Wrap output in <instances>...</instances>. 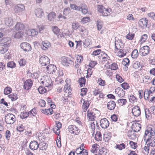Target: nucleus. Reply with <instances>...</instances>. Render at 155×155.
Returning <instances> with one entry per match:
<instances>
[{"label":"nucleus","instance_id":"obj_63","mask_svg":"<svg viewBox=\"0 0 155 155\" xmlns=\"http://www.w3.org/2000/svg\"><path fill=\"white\" fill-rule=\"evenodd\" d=\"M148 112H150L155 115V107L152 106L147 110Z\"/></svg>","mask_w":155,"mask_h":155},{"label":"nucleus","instance_id":"obj_36","mask_svg":"<svg viewBox=\"0 0 155 155\" xmlns=\"http://www.w3.org/2000/svg\"><path fill=\"white\" fill-rule=\"evenodd\" d=\"M24 34L23 32L19 31L17 32L14 35V37L16 38H20L22 37L23 35Z\"/></svg>","mask_w":155,"mask_h":155},{"label":"nucleus","instance_id":"obj_34","mask_svg":"<svg viewBox=\"0 0 155 155\" xmlns=\"http://www.w3.org/2000/svg\"><path fill=\"white\" fill-rule=\"evenodd\" d=\"M142 79L143 81V82L145 83L146 84H148L150 82L147 80L150 81L152 79V78L149 76L146 75L144 76H143L142 78Z\"/></svg>","mask_w":155,"mask_h":155},{"label":"nucleus","instance_id":"obj_50","mask_svg":"<svg viewBox=\"0 0 155 155\" xmlns=\"http://www.w3.org/2000/svg\"><path fill=\"white\" fill-rule=\"evenodd\" d=\"M38 91L40 94H43L46 92V90L42 87H40L38 88Z\"/></svg>","mask_w":155,"mask_h":155},{"label":"nucleus","instance_id":"obj_42","mask_svg":"<svg viewBox=\"0 0 155 155\" xmlns=\"http://www.w3.org/2000/svg\"><path fill=\"white\" fill-rule=\"evenodd\" d=\"M37 107H35L30 111H29L28 112L30 115L31 114L33 116H35V115L37 114Z\"/></svg>","mask_w":155,"mask_h":155},{"label":"nucleus","instance_id":"obj_23","mask_svg":"<svg viewBox=\"0 0 155 155\" xmlns=\"http://www.w3.org/2000/svg\"><path fill=\"white\" fill-rule=\"evenodd\" d=\"M39 148L40 150H45L48 147V144L45 142H41L39 144Z\"/></svg>","mask_w":155,"mask_h":155},{"label":"nucleus","instance_id":"obj_26","mask_svg":"<svg viewBox=\"0 0 155 155\" xmlns=\"http://www.w3.org/2000/svg\"><path fill=\"white\" fill-rule=\"evenodd\" d=\"M116 106L115 102L113 101H110L107 104V107L109 110H114Z\"/></svg>","mask_w":155,"mask_h":155},{"label":"nucleus","instance_id":"obj_55","mask_svg":"<svg viewBox=\"0 0 155 155\" xmlns=\"http://www.w3.org/2000/svg\"><path fill=\"white\" fill-rule=\"evenodd\" d=\"M129 144L131 147L133 149H135L137 147V143L134 142L132 141H130L129 143Z\"/></svg>","mask_w":155,"mask_h":155},{"label":"nucleus","instance_id":"obj_2","mask_svg":"<svg viewBox=\"0 0 155 155\" xmlns=\"http://www.w3.org/2000/svg\"><path fill=\"white\" fill-rule=\"evenodd\" d=\"M5 122L7 124H12L15 121V117L11 113H9L5 116Z\"/></svg>","mask_w":155,"mask_h":155},{"label":"nucleus","instance_id":"obj_27","mask_svg":"<svg viewBox=\"0 0 155 155\" xmlns=\"http://www.w3.org/2000/svg\"><path fill=\"white\" fill-rule=\"evenodd\" d=\"M126 142L124 143H122L120 144H117L116 146L115 147V148L120 150H122L126 148Z\"/></svg>","mask_w":155,"mask_h":155},{"label":"nucleus","instance_id":"obj_32","mask_svg":"<svg viewBox=\"0 0 155 155\" xmlns=\"http://www.w3.org/2000/svg\"><path fill=\"white\" fill-rule=\"evenodd\" d=\"M56 17V14L53 12L50 13L48 15V18L50 21H52Z\"/></svg>","mask_w":155,"mask_h":155},{"label":"nucleus","instance_id":"obj_6","mask_svg":"<svg viewBox=\"0 0 155 155\" xmlns=\"http://www.w3.org/2000/svg\"><path fill=\"white\" fill-rule=\"evenodd\" d=\"M39 63L42 66H45L50 63V60L47 56H42L39 58Z\"/></svg>","mask_w":155,"mask_h":155},{"label":"nucleus","instance_id":"obj_51","mask_svg":"<svg viewBox=\"0 0 155 155\" xmlns=\"http://www.w3.org/2000/svg\"><path fill=\"white\" fill-rule=\"evenodd\" d=\"M53 31L56 35H58L60 31V30L56 26H54L53 27Z\"/></svg>","mask_w":155,"mask_h":155},{"label":"nucleus","instance_id":"obj_28","mask_svg":"<svg viewBox=\"0 0 155 155\" xmlns=\"http://www.w3.org/2000/svg\"><path fill=\"white\" fill-rule=\"evenodd\" d=\"M24 25L20 22H18L15 26V29L16 30H22L24 29Z\"/></svg>","mask_w":155,"mask_h":155},{"label":"nucleus","instance_id":"obj_13","mask_svg":"<svg viewBox=\"0 0 155 155\" xmlns=\"http://www.w3.org/2000/svg\"><path fill=\"white\" fill-rule=\"evenodd\" d=\"M33 81L31 79H28L24 83V88L26 90H29L31 88L33 84Z\"/></svg>","mask_w":155,"mask_h":155},{"label":"nucleus","instance_id":"obj_16","mask_svg":"<svg viewBox=\"0 0 155 155\" xmlns=\"http://www.w3.org/2000/svg\"><path fill=\"white\" fill-rule=\"evenodd\" d=\"M81 101V102H82V101H83L82 109L83 112H86L89 107L90 104L89 102L87 100H85L83 99L82 97Z\"/></svg>","mask_w":155,"mask_h":155},{"label":"nucleus","instance_id":"obj_15","mask_svg":"<svg viewBox=\"0 0 155 155\" xmlns=\"http://www.w3.org/2000/svg\"><path fill=\"white\" fill-rule=\"evenodd\" d=\"M155 88L154 87H152L150 88L149 90L148 89H145L144 92V97H145V96L147 97L149 96H152L153 93L154 92Z\"/></svg>","mask_w":155,"mask_h":155},{"label":"nucleus","instance_id":"obj_60","mask_svg":"<svg viewBox=\"0 0 155 155\" xmlns=\"http://www.w3.org/2000/svg\"><path fill=\"white\" fill-rule=\"evenodd\" d=\"M101 55L103 56V59H106L107 60H109L110 59V58L104 52L101 51Z\"/></svg>","mask_w":155,"mask_h":155},{"label":"nucleus","instance_id":"obj_44","mask_svg":"<svg viewBox=\"0 0 155 155\" xmlns=\"http://www.w3.org/2000/svg\"><path fill=\"white\" fill-rule=\"evenodd\" d=\"M138 55V51L137 49H134L132 51L131 54V57L133 58H136Z\"/></svg>","mask_w":155,"mask_h":155},{"label":"nucleus","instance_id":"obj_46","mask_svg":"<svg viewBox=\"0 0 155 155\" xmlns=\"http://www.w3.org/2000/svg\"><path fill=\"white\" fill-rule=\"evenodd\" d=\"M82 146L81 150V155H88V153L87 150L84 149L83 147H84V145L83 143L81 144Z\"/></svg>","mask_w":155,"mask_h":155},{"label":"nucleus","instance_id":"obj_48","mask_svg":"<svg viewBox=\"0 0 155 155\" xmlns=\"http://www.w3.org/2000/svg\"><path fill=\"white\" fill-rule=\"evenodd\" d=\"M130 60L128 58H124L122 61L123 65L125 66L129 65V64Z\"/></svg>","mask_w":155,"mask_h":155},{"label":"nucleus","instance_id":"obj_21","mask_svg":"<svg viewBox=\"0 0 155 155\" xmlns=\"http://www.w3.org/2000/svg\"><path fill=\"white\" fill-rule=\"evenodd\" d=\"M131 128L134 132H137L140 130L141 127L140 124L138 123H135L133 124Z\"/></svg>","mask_w":155,"mask_h":155},{"label":"nucleus","instance_id":"obj_31","mask_svg":"<svg viewBox=\"0 0 155 155\" xmlns=\"http://www.w3.org/2000/svg\"><path fill=\"white\" fill-rule=\"evenodd\" d=\"M131 67L134 69H138L139 70L140 68V64L138 61H134L131 65Z\"/></svg>","mask_w":155,"mask_h":155},{"label":"nucleus","instance_id":"obj_22","mask_svg":"<svg viewBox=\"0 0 155 155\" xmlns=\"http://www.w3.org/2000/svg\"><path fill=\"white\" fill-rule=\"evenodd\" d=\"M35 14L37 17L40 18H41L44 14L42 10L39 8L35 10Z\"/></svg>","mask_w":155,"mask_h":155},{"label":"nucleus","instance_id":"obj_30","mask_svg":"<svg viewBox=\"0 0 155 155\" xmlns=\"http://www.w3.org/2000/svg\"><path fill=\"white\" fill-rule=\"evenodd\" d=\"M41 111L43 114H49V113L50 115L52 114L53 112V110L52 109L49 108L48 109H41Z\"/></svg>","mask_w":155,"mask_h":155},{"label":"nucleus","instance_id":"obj_58","mask_svg":"<svg viewBox=\"0 0 155 155\" xmlns=\"http://www.w3.org/2000/svg\"><path fill=\"white\" fill-rule=\"evenodd\" d=\"M7 66L8 67L13 68L15 66V64L14 62L11 61L8 63Z\"/></svg>","mask_w":155,"mask_h":155},{"label":"nucleus","instance_id":"obj_1","mask_svg":"<svg viewBox=\"0 0 155 155\" xmlns=\"http://www.w3.org/2000/svg\"><path fill=\"white\" fill-rule=\"evenodd\" d=\"M155 135V130L153 127H148L145 131L144 135L143 138L146 143L150 141L152 139V137Z\"/></svg>","mask_w":155,"mask_h":155},{"label":"nucleus","instance_id":"obj_25","mask_svg":"<svg viewBox=\"0 0 155 155\" xmlns=\"http://www.w3.org/2000/svg\"><path fill=\"white\" fill-rule=\"evenodd\" d=\"M5 23L8 26H11L14 23L13 19L11 17H7L5 19Z\"/></svg>","mask_w":155,"mask_h":155},{"label":"nucleus","instance_id":"obj_24","mask_svg":"<svg viewBox=\"0 0 155 155\" xmlns=\"http://www.w3.org/2000/svg\"><path fill=\"white\" fill-rule=\"evenodd\" d=\"M51 46L50 43L48 41H43L41 43V48L44 50H46Z\"/></svg>","mask_w":155,"mask_h":155},{"label":"nucleus","instance_id":"obj_43","mask_svg":"<svg viewBox=\"0 0 155 155\" xmlns=\"http://www.w3.org/2000/svg\"><path fill=\"white\" fill-rule=\"evenodd\" d=\"M80 26V25L78 23L75 22L72 23V28L74 30H76L79 28Z\"/></svg>","mask_w":155,"mask_h":155},{"label":"nucleus","instance_id":"obj_20","mask_svg":"<svg viewBox=\"0 0 155 155\" xmlns=\"http://www.w3.org/2000/svg\"><path fill=\"white\" fill-rule=\"evenodd\" d=\"M64 90L65 93L66 94H68V95H66L64 94V95L66 96V97H70L69 95H71V89L70 87V85H68V84H65L64 85Z\"/></svg>","mask_w":155,"mask_h":155},{"label":"nucleus","instance_id":"obj_38","mask_svg":"<svg viewBox=\"0 0 155 155\" xmlns=\"http://www.w3.org/2000/svg\"><path fill=\"white\" fill-rule=\"evenodd\" d=\"M18 132L20 133L23 132L25 130V127L22 124H19L16 128Z\"/></svg>","mask_w":155,"mask_h":155},{"label":"nucleus","instance_id":"obj_57","mask_svg":"<svg viewBox=\"0 0 155 155\" xmlns=\"http://www.w3.org/2000/svg\"><path fill=\"white\" fill-rule=\"evenodd\" d=\"M70 12V9L69 7L66 8L64 9L63 14L65 16L68 15Z\"/></svg>","mask_w":155,"mask_h":155},{"label":"nucleus","instance_id":"obj_14","mask_svg":"<svg viewBox=\"0 0 155 155\" xmlns=\"http://www.w3.org/2000/svg\"><path fill=\"white\" fill-rule=\"evenodd\" d=\"M133 115L135 117L139 116L141 114L140 109L139 107L135 106L133 107L132 110Z\"/></svg>","mask_w":155,"mask_h":155},{"label":"nucleus","instance_id":"obj_19","mask_svg":"<svg viewBox=\"0 0 155 155\" xmlns=\"http://www.w3.org/2000/svg\"><path fill=\"white\" fill-rule=\"evenodd\" d=\"M39 144L35 141H31L29 145L30 148L31 150H36L38 148H39Z\"/></svg>","mask_w":155,"mask_h":155},{"label":"nucleus","instance_id":"obj_49","mask_svg":"<svg viewBox=\"0 0 155 155\" xmlns=\"http://www.w3.org/2000/svg\"><path fill=\"white\" fill-rule=\"evenodd\" d=\"M78 82L79 83L80 85L82 86L84 84L85 82V78H81L78 80Z\"/></svg>","mask_w":155,"mask_h":155},{"label":"nucleus","instance_id":"obj_39","mask_svg":"<svg viewBox=\"0 0 155 155\" xmlns=\"http://www.w3.org/2000/svg\"><path fill=\"white\" fill-rule=\"evenodd\" d=\"M28 33L29 34H31V35H30L32 36H34L37 35L38 34V32L33 29H29L28 30Z\"/></svg>","mask_w":155,"mask_h":155},{"label":"nucleus","instance_id":"obj_54","mask_svg":"<svg viewBox=\"0 0 155 155\" xmlns=\"http://www.w3.org/2000/svg\"><path fill=\"white\" fill-rule=\"evenodd\" d=\"M110 68L111 70H116L118 69V66L116 63H114L111 64L110 66Z\"/></svg>","mask_w":155,"mask_h":155},{"label":"nucleus","instance_id":"obj_33","mask_svg":"<svg viewBox=\"0 0 155 155\" xmlns=\"http://www.w3.org/2000/svg\"><path fill=\"white\" fill-rule=\"evenodd\" d=\"M30 115L29 112L26 111L21 112L20 114V117L21 119H24L27 118Z\"/></svg>","mask_w":155,"mask_h":155},{"label":"nucleus","instance_id":"obj_9","mask_svg":"<svg viewBox=\"0 0 155 155\" xmlns=\"http://www.w3.org/2000/svg\"><path fill=\"white\" fill-rule=\"evenodd\" d=\"M11 42L10 38H4L0 40L1 46H9Z\"/></svg>","mask_w":155,"mask_h":155},{"label":"nucleus","instance_id":"obj_64","mask_svg":"<svg viewBox=\"0 0 155 155\" xmlns=\"http://www.w3.org/2000/svg\"><path fill=\"white\" fill-rule=\"evenodd\" d=\"M147 34L143 35L141 37V41L142 42H144L147 38Z\"/></svg>","mask_w":155,"mask_h":155},{"label":"nucleus","instance_id":"obj_17","mask_svg":"<svg viewBox=\"0 0 155 155\" xmlns=\"http://www.w3.org/2000/svg\"><path fill=\"white\" fill-rule=\"evenodd\" d=\"M25 9V6L23 4H18L15 7L14 11L15 12L18 13L23 11Z\"/></svg>","mask_w":155,"mask_h":155},{"label":"nucleus","instance_id":"obj_40","mask_svg":"<svg viewBox=\"0 0 155 155\" xmlns=\"http://www.w3.org/2000/svg\"><path fill=\"white\" fill-rule=\"evenodd\" d=\"M70 7L72 9H73L78 11H80V8L79 7V6H77L75 4H70Z\"/></svg>","mask_w":155,"mask_h":155},{"label":"nucleus","instance_id":"obj_62","mask_svg":"<svg viewBox=\"0 0 155 155\" xmlns=\"http://www.w3.org/2000/svg\"><path fill=\"white\" fill-rule=\"evenodd\" d=\"M60 128L54 127L53 128V130L54 132V133L56 135H59L60 132Z\"/></svg>","mask_w":155,"mask_h":155},{"label":"nucleus","instance_id":"obj_11","mask_svg":"<svg viewBox=\"0 0 155 155\" xmlns=\"http://www.w3.org/2000/svg\"><path fill=\"white\" fill-rule=\"evenodd\" d=\"M101 127L104 129H105L108 127L109 123L108 120L106 118L102 119L100 121Z\"/></svg>","mask_w":155,"mask_h":155},{"label":"nucleus","instance_id":"obj_3","mask_svg":"<svg viewBox=\"0 0 155 155\" xmlns=\"http://www.w3.org/2000/svg\"><path fill=\"white\" fill-rule=\"evenodd\" d=\"M68 130L71 134L78 135L80 132V130L75 125H70L68 127Z\"/></svg>","mask_w":155,"mask_h":155},{"label":"nucleus","instance_id":"obj_52","mask_svg":"<svg viewBox=\"0 0 155 155\" xmlns=\"http://www.w3.org/2000/svg\"><path fill=\"white\" fill-rule=\"evenodd\" d=\"M2 49L0 51V53L3 54L7 51L8 50V48L7 46H2Z\"/></svg>","mask_w":155,"mask_h":155},{"label":"nucleus","instance_id":"obj_35","mask_svg":"<svg viewBox=\"0 0 155 155\" xmlns=\"http://www.w3.org/2000/svg\"><path fill=\"white\" fill-rule=\"evenodd\" d=\"M107 153V150L104 148H102L99 150L98 155H106Z\"/></svg>","mask_w":155,"mask_h":155},{"label":"nucleus","instance_id":"obj_41","mask_svg":"<svg viewBox=\"0 0 155 155\" xmlns=\"http://www.w3.org/2000/svg\"><path fill=\"white\" fill-rule=\"evenodd\" d=\"M83 43L84 47L87 48L90 45L91 42L90 40L88 38H87L83 41Z\"/></svg>","mask_w":155,"mask_h":155},{"label":"nucleus","instance_id":"obj_61","mask_svg":"<svg viewBox=\"0 0 155 155\" xmlns=\"http://www.w3.org/2000/svg\"><path fill=\"white\" fill-rule=\"evenodd\" d=\"M38 103L40 106L41 107H45L46 104L45 101L43 100H41L38 102Z\"/></svg>","mask_w":155,"mask_h":155},{"label":"nucleus","instance_id":"obj_8","mask_svg":"<svg viewBox=\"0 0 155 155\" xmlns=\"http://www.w3.org/2000/svg\"><path fill=\"white\" fill-rule=\"evenodd\" d=\"M150 49V48L149 46L147 45L144 46L140 49V53L142 56H145L149 53Z\"/></svg>","mask_w":155,"mask_h":155},{"label":"nucleus","instance_id":"obj_53","mask_svg":"<svg viewBox=\"0 0 155 155\" xmlns=\"http://www.w3.org/2000/svg\"><path fill=\"white\" fill-rule=\"evenodd\" d=\"M148 109H146L145 110V113L146 115V117L147 119H150L151 118V113L150 112H148Z\"/></svg>","mask_w":155,"mask_h":155},{"label":"nucleus","instance_id":"obj_59","mask_svg":"<svg viewBox=\"0 0 155 155\" xmlns=\"http://www.w3.org/2000/svg\"><path fill=\"white\" fill-rule=\"evenodd\" d=\"M147 143V146L149 147L151 146L152 147H154L155 146V142L153 140H152V139L150 141H148Z\"/></svg>","mask_w":155,"mask_h":155},{"label":"nucleus","instance_id":"obj_47","mask_svg":"<svg viewBox=\"0 0 155 155\" xmlns=\"http://www.w3.org/2000/svg\"><path fill=\"white\" fill-rule=\"evenodd\" d=\"M118 103L121 106L125 105L127 101L126 99H121L118 100Z\"/></svg>","mask_w":155,"mask_h":155},{"label":"nucleus","instance_id":"obj_29","mask_svg":"<svg viewBox=\"0 0 155 155\" xmlns=\"http://www.w3.org/2000/svg\"><path fill=\"white\" fill-rule=\"evenodd\" d=\"M95 114L93 112H89V110L87 111V116L89 120L93 121L94 120L95 116Z\"/></svg>","mask_w":155,"mask_h":155},{"label":"nucleus","instance_id":"obj_10","mask_svg":"<svg viewBox=\"0 0 155 155\" xmlns=\"http://www.w3.org/2000/svg\"><path fill=\"white\" fill-rule=\"evenodd\" d=\"M47 72L48 73L54 74L57 70V68L56 66L54 64H50L47 66L46 68Z\"/></svg>","mask_w":155,"mask_h":155},{"label":"nucleus","instance_id":"obj_12","mask_svg":"<svg viewBox=\"0 0 155 155\" xmlns=\"http://www.w3.org/2000/svg\"><path fill=\"white\" fill-rule=\"evenodd\" d=\"M21 48L25 51H29L31 49V47L30 45L27 42H23L21 44Z\"/></svg>","mask_w":155,"mask_h":155},{"label":"nucleus","instance_id":"obj_4","mask_svg":"<svg viewBox=\"0 0 155 155\" xmlns=\"http://www.w3.org/2000/svg\"><path fill=\"white\" fill-rule=\"evenodd\" d=\"M98 11L101 14V15L104 16H107L108 14L111 12V10L106 9L103 6H98Z\"/></svg>","mask_w":155,"mask_h":155},{"label":"nucleus","instance_id":"obj_45","mask_svg":"<svg viewBox=\"0 0 155 155\" xmlns=\"http://www.w3.org/2000/svg\"><path fill=\"white\" fill-rule=\"evenodd\" d=\"M12 90L11 88L9 87H6L4 89V94L5 95L9 94L12 91Z\"/></svg>","mask_w":155,"mask_h":155},{"label":"nucleus","instance_id":"obj_5","mask_svg":"<svg viewBox=\"0 0 155 155\" xmlns=\"http://www.w3.org/2000/svg\"><path fill=\"white\" fill-rule=\"evenodd\" d=\"M61 59L62 64L65 66H68L69 64H73L74 63V62L70 58L66 57H62Z\"/></svg>","mask_w":155,"mask_h":155},{"label":"nucleus","instance_id":"obj_37","mask_svg":"<svg viewBox=\"0 0 155 155\" xmlns=\"http://www.w3.org/2000/svg\"><path fill=\"white\" fill-rule=\"evenodd\" d=\"M95 140L97 141L101 140H102L101 134V133L98 131H97L95 136Z\"/></svg>","mask_w":155,"mask_h":155},{"label":"nucleus","instance_id":"obj_56","mask_svg":"<svg viewBox=\"0 0 155 155\" xmlns=\"http://www.w3.org/2000/svg\"><path fill=\"white\" fill-rule=\"evenodd\" d=\"M120 51L117 53L118 55L120 57H123L124 55H126V53H124L123 50L121 49H119Z\"/></svg>","mask_w":155,"mask_h":155},{"label":"nucleus","instance_id":"obj_7","mask_svg":"<svg viewBox=\"0 0 155 155\" xmlns=\"http://www.w3.org/2000/svg\"><path fill=\"white\" fill-rule=\"evenodd\" d=\"M41 83L46 87L51 88L53 85V81L50 77L46 76L45 77L44 80L41 81Z\"/></svg>","mask_w":155,"mask_h":155},{"label":"nucleus","instance_id":"obj_18","mask_svg":"<svg viewBox=\"0 0 155 155\" xmlns=\"http://www.w3.org/2000/svg\"><path fill=\"white\" fill-rule=\"evenodd\" d=\"M148 20L147 18H142L138 22V24L142 27H147Z\"/></svg>","mask_w":155,"mask_h":155}]
</instances>
